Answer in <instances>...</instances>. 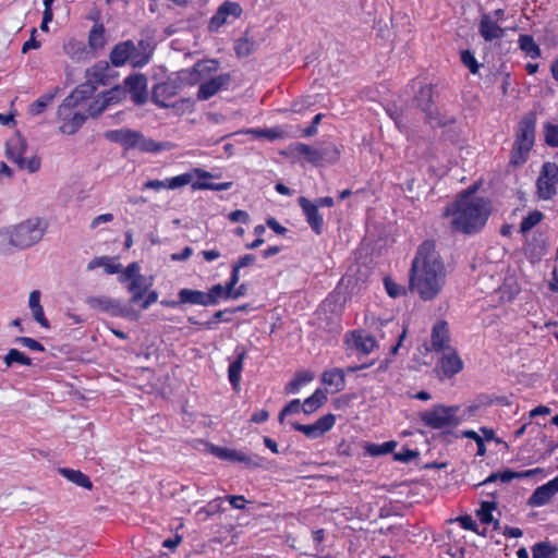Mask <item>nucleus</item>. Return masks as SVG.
Returning a JSON list of instances; mask_svg holds the SVG:
<instances>
[{
    "mask_svg": "<svg viewBox=\"0 0 558 558\" xmlns=\"http://www.w3.org/2000/svg\"><path fill=\"white\" fill-rule=\"evenodd\" d=\"M298 203L313 232L317 235L322 234L324 230V218L318 210V205L312 203L304 196L299 197Z\"/></svg>",
    "mask_w": 558,
    "mask_h": 558,
    "instance_id": "412c9836",
    "label": "nucleus"
},
{
    "mask_svg": "<svg viewBox=\"0 0 558 558\" xmlns=\"http://www.w3.org/2000/svg\"><path fill=\"white\" fill-rule=\"evenodd\" d=\"M353 347L363 354H369L376 347V340L373 336L364 331H352Z\"/></svg>",
    "mask_w": 558,
    "mask_h": 558,
    "instance_id": "2f4dec72",
    "label": "nucleus"
},
{
    "mask_svg": "<svg viewBox=\"0 0 558 558\" xmlns=\"http://www.w3.org/2000/svg\"><path fill=\"white\" fill-rule=\"evenodd\" d=\"M446 280V269L433 241L423 242L412 262L410 288L422 300L430 301L441 291Z\"/></svg>",
    "mask_w": 558,
    "mask_h": 558,
    "instance_id": "f257e3e1",
    "label": "nucleus"
},
{
    "mask_svg": "<svg viewBox=\"0 0 558 558\" xmlns=\"http://www.w3.org/2000/svg\"><path fill=\"white\" fill-rule=\"evenodd\" d=\"M141 267L137 263H131L126 266V268L122 271L121 276H120V282L122 283H125V282H129L130 280L134 279V278H137L138 276H141Z\"/></svg>",
    "mask_w": 558,
    "mask_h": 558,
    "instance_id": "603ef678",
    "label": "nucleus"
},
{
    "mask_svg": "<svg viewBox=\"0 0 558 558\" xmlns=\"http://www.w3.org/2000/svg\"><path fill=\"white\" fill-rule=\"evenodd\" d=\"M324 385L333 387L336 392L342 391L345 387V376L341 368L325 371L322 375Z\"/></svg>",
    "mask_w": 558,
    "mask_h": 558,
    "instance_id": "7c9ffc66",
    "label": "nucleus"
},
{
    "mask_svg": "<svg viewBox=\"0 0 558 558\" xmlns=\"http://www.w3.org/2000/svg\"><path fill=\"white\" fill-rule=\"evenodd\" d=\"M327 401L325 392L320 389H316L315 392L304 400L302 410L304 413L310 414L315 412Z\"/></svg>",
    "mask_w": 558,
    "mask_h": 558,
    "instance_id": "58836bf2",
    "label": "nucleus"
},
{
    "mask_svg": "<svg viewBox=\"0 0 558 558\" xmlns=\"http://www.w3.org/2000/svg\"><path fill=\"white\" fill-rule=\"evenodd\" d=\"M414 102L426 116L427 121L434 125H440L438 110L433 100V87L430 85L422 86L414 97Z\"/></svg>",
    "mask_w": 558,
    "mask_h": 558,
    "instance_id": "2eb2a0df",
    "label": "nucleus"
},
{
    "mask_svg": "<svg viewBox=\"0 0 558 558\" xmlns=\"http://www.w3.org/2000/svg\"><path fill=\"white\" fill-rule=\"evenodd\" d=\"M126 95L131 94L136 105H142L147 99V78L144 74H132L125 77L124 86Z\"/></svg>",
    "mask_w": 558,
    "mask_h": 558,
    "instance_id": "aec40b11",
    "label": "nucleus"
},
{
    "mask_svg": "<svg viewBox=\"0 0 558 558\" xmlns=\"http://www.w3.org/2000/svg\"><path fill=\"white\" fill-rule=\"evenodd\" d=\"M108 107L109 104L105 100L101 94L89 105L88 112L92 117H97L101 114Z\"/></svg>",
    "mask_w": 558,
    "mask_h": 558,
    "instance_id": "5fc2aeb1",
    "label": "nucleus"
},
{
    "mask_svg": "<svg viewBox=\"0 0 558 558\" xmlns=\"http://www.w3.org/2000/svg\"><path fill=\"white\" fill-rule=\"evenodd\" d=\"M95 85L87 80L85 83L80 84L60 105V113L66 114V110H73L82 102L87 100L96 92Z\"/></svg>",
    "mask_w": 558,
    "mask_h": 558,
    "instance_id": "a211bd4d",
    "label": "nucleus"
},
{
    "mask_svg": "<svg viewBox=\"0 0 558 558\" xmlns=\"http://www.w3.org/2000/svg\"><path fill=\"white\" fill-rule=\"evenodd\" d=\"M54 94H45L29 106V113L33 116L40 114L46 107L52 101Z\"/></svg>",
    "mask_w": 558,
    "mask_h": 558,
    "instance_id": "8fccbe9b",
    "label": "nucleus"
},
{
    "mask_svg": "<svg viewBox=\"0 0 558 558\" xmlns=\"http://www.w3.org/2000/svg\"><path fill=\"white\" fill-rule=\"evenodd\" d=\"M234 50L239 57H247L255 51V43L247 38H239L234 44Z\"/></svg>",
    "mask_w": 558,
    "mask_h": 558,
    "instance_id": "49530a36",
    "label": "nucleus"
},
{
    "mask_svg": "<svg viewBox=\"0 0 558 558\" xmlns=\"http://www.w3.org/2000/svg\"><path fill=\"white\" fill-rule=\"evenodd\" d=\"M58 117L62 120V124L59 128L60 132L68 135L76 133L86 120L84 113H72V110H66V114H61L60 107L58 108Z\"/></svg>",
    "mask_w": 558,
    "mask_h": 558,
    "instance_id": "a878e982",
    "label": "nucleus"
},
{
    "mask_svg": "<svg viewBox=\"0 0 558 558\" xmlns=\"http://www.w3.org/2000/svg\"><path fill=\"white\" fill-rule=\"evenodd\" d=\"M476 517L481 521L482 525L488 524V500H483L481 502V507L478 510H476ZM451 522H459L460 525L464 530L473 531L480 535L485 536L486 535V526H483L482 530H480V525L476 523V521L469 514L460 515Z\"/></svg>",
    "mask_w": 558,
    "mask_h": 558,
    "instance_id": "6ab92c4d",
    "label": "nucleus"
},
{
    "mask_svg": "<svg viewBox=\"0 0 558 558\" xmlns=\"http://www.w3.org/2000/svg\"><path fill=\"white\" fill-rule=\"evenodd\" d=\"M111 72L112 70L110 69L109 63L101 60L88 68L85 76L86 80L97 88L100 85L105 86L109 84Z\"/></svg>",
    "mask_w": 558,
    "mask_h": 558,
    "instance_id": "393cba45",
    "label": "nucleus"
},
{
    "mask_svg": "<svg viewBox=\"0 0 558 558\" xmlns=\"http://www.w3.org/2000/svg\"><path fill=\"white\" fill-rule=\"evenodd\" d=\"M458 411L459 407L436 404L430 410L422 412L420 418L425 426L433 429L454 427L460 422L457 416Z\"/></svg>",
    "mask_w": 558,
    "mask_h": 558,
    "instance_id": "423d86ee",
    "label": "nucleus"
},
{
    "mask_svg": "<svg viewBox=\"0 0 558 558\" xmlns=\"http://www.w3.org/2000/svg\"><path fill=\"white\" fill-rule=\"evenodd\" d=\"M301 409L302 405L299 399L290 401L279 413V421L282 422L286 415L299 413Z\"/></svg>",
    "mask_w": 558,
    "mask_h": 558,
    "instance_id": "052dcab7",
    "label": "nucleus"
},
{
    "mask_svg": "<svg viewBox=\"0 0 558 558\" xmlns=\"http://www.w3.org/2000/svg\"><path fill=\"white\" fill-rule=\"evenodd\" d=\"M558 165L546 161L543 163L536 180V194L539 199L548 201L557 194Z\"/></svg>",
    "mask_w": 558,
    "mask_h": 558,
    "instance_id": "1a4fd4ad",
    "label": "nucleus"
},
{
    "mask_svg": "<svg viewBox=\"0 0 558 558\" xmlns=\"http://www.w3.org/2000/svg\"><path fill=\"white\" fill-rule=\"evenodd\" d=\"M102 97L110 105L119 104L126 97V89L121 85H116L102 93Z\"/></svg>",
    "mask_w": 558,
    "mask_h": 558,
    "instance_id": "c03bdc74",
    "label": "nucleus"
},
{
    "mask_svg": "<svg viewBox=\"0 0 558 558\" xmlns=\"http://www.w3.org/2000/svg\"><path fill=\"white\" fill-rule=\"evenodd\" d=\"M242 13L243 9L239 2L225 1L210 17L208 28L210 32H218L223 25L231 24L240 19Z\"/></svg>",
    "mask_w": 558,
    "mask_h": 558,
    "instance_id": "f8f14e48",
    "label": "nucleus"
},
{
    "mask_svg": "<svg viewBox=\"0 0 558 558\" xmlns=\"http://www.w3.org/2000/svg\"><path fill=\"white\" fill-rule=\"evenodd\" d=\"M223 499H226L234 509L242 510L245 508L246 500L242 495H228Z\"/></svg>",
    "mask_w": 558,
    "mask_h": 558,
    "instance_id": "e2e57ef3",
    "label": "nucleus"
},
{
    "mask_svg": "<svg viewBox=\"0 0 558 558\" xmlns=\"http://www.w3.org/2000/svg\"><path fill=\"white\" fill-rule=\"evenodd\" d=\"M432 350L435 352H446L452 348L449 345L450 336L448 324L445 320L438 322L434 325L430 336Z\"/></svg>",
    "mask_w": 558,
    "mask_h": 558,
    "instance_id": "b1692460",
    "label": "nucleus"
},
{
    "mask_svg": "<svg viewBox=\"0 0 558 558\" xmlns=\"http://www.w3.org/2000/svg\"><path fill=\"white\" fill-rule=\"evenodd\" d=\"M27 143L21 135H15L8 140L5 155L7 157L19 165L26 153Z\"/></svg>",
    "mask_w": 558,
    "mask_h": 558,
    "instance_id": "cd10ccee",
    "label": "nucleus"
},
{
    "mask_svg": "<svg viewBox=\"0 0 558 558\" xmlns=\"http://www.w3.org/2000/svg\"><path fill=\"white\" fill-rule=\"evenodd\" d=\"M396 441H386L384 444H366L365 451L372 457H378L383 454H387L393 451L396 448Z\"/></svg>",
    "mask_w": 558,
    "mask_h": 558,
    "instance_id": "a19ab883",
    "label": "nucleus"
},
{
    "mask_svg": "<svg viewBox=\"0 0 558 558\" xmlns=\"http://www.w3.org/2000/svg\"><path fill=\"white\" fill-rule=\"evenodd\" d=\"M178 296L182 304L208 306V303H210L206 292L199 290L184 288L179 291Z\"/></svg>",
    "mask_w": 558,
    "mask_h": 558,
    "instance_id": "c756f323",
    "label": "nucleus"
},
{
    "mask_svg": "<svg viewBox=\"0 0 558 558\" xmlns=\"http://www.w3.org/2000/svg\"><path fill=\"white\" fill-rule=\"evenodd\" d=\"M34 319L44 328H49L50 324L48 319L45 317L44 308L43 306L31 310Z\"/></svg>",
    "mask_w": 558,
    "mask_h": 558,
    "instance_id": "774afa93",
    "label": "nucleus"
},
{
    "mask_svg": "<svg viewBox=\"0 0 558 558\" xmlns=\"http://www.w3.org/2000/svg\"><path fill=\"white\" fill-rule=\"evenodd\" d=\"M323 117V113L316 114L311 125L303 130L302 135L305 137L314 136L317 133V126L320 123Z\"/></svg>",
    "mask_w": 558,
    "mask_h": 558,
    "instance_id": "0e129e2a",
    "label": "nucleus"
},
{
    "mask_svg": "<svg viewBox=\"0 0 558 558\" xmlns=\"http://www.w3.org/2000/svg\"><path fill=\"white\" fill-rule=\"evenodd\" d=\"M537 117L534 111L525 113L519 122L514 147L511 153V163L520 166L524 163L535 142V129Z\"/></svg>",
    "mask_w": 558,
    "mask_h": 558,
    "instance_id": "20e7f679",
    "label": "nucleus"
},
{
    "mask_svg": "<svg viewBox=\"0 0 558 558\" xmlns=\"http://www.w3.org/2000/svg\"><path fill=\"white\" fill-rule=\"evenodd\" d=\"M384 286H385L387 293L391 298H398V296L404 294V292H405V289L402 286L398 284L389 277H386L384 279Z\"/></svg>",
    "mask_w": 558,
    "mask_h": 558,
    "instance_id": "6e6d98bb",
    "label": "nucleus"
},
{
    "mask_svg": "<svg viewBox=\"0 0 558 558\" xmlns=\"http://www.w3.org/2000/svg\"><path fill=\"white\" fill-rule=\"evenodd\" d=\"M209 450L220 460L243 463L247 468H259L263 463V459L258 454H248L241 450L215 445H211Z\"/></svg>",
    "mask_w": 558,
    "mask_h": 558,
    "instance_id": "ddd939ff",
    "label": "nucleus"
},
{
    "mask_svg": "<svg viewBox=\"0 0 558 558\" xmlns=\"http://www.w3.org/2000/svg\"><path fill=\"white\" fill-rule=\"evenodd\" d=\"M478 186L474 184L461 192L458 198L447 205L444 217L449 219L453 232L473 234L485 226L488 214V201L476 195Z\"/></svg>",
    "mask_w": 558,
    "mask_h": 558,
    "instance_id": "f03ea898",
    "label": "nucleus"
},
{
    "mask_svg": "<svg viewBox=\"0 0 558 558\" xmlns=\"http://www.w3.org/2000/svg\"><path fill=\"white\" fill-rule=\"evenodd\" d=\"M558 493V475L538 486L527 499V505L533 508H538L547 505L551 498Z\"/></svg>",
    "mask_w": 558,
    "mask_h": 558,
    "instance_id": "4be33fe9",
    "label": "nucleus"
},
{
    "mask_svg": "<svg viewBox=\"0 0 558 558\" xmlns=\"http://www.w3.org/2000/svg\"><path fill=\"white\" fill-rule=\"evenodd\" d=\"M223 498L217 497L214 500L209 501L205 507L198 510V514L204 513L206 517H211L218 512H221V502Z\"/></svg>",
    "mask_w": 558,
    "mask_h": 558,
    "instance_id": "864d4df0",
    "label": "nucleus"
},
{
    "mask_svg": "<svg viewBox=\"0 0 558 558\" xmlns=\"http://www.w3.org/2000/svg\"><path fill=\"white\" fill-rule=\"evenodd\" d=\"M520 49L531 59H537L541 57V48L530 35H520L518 39Z\"/></svg>",
    "mask_w": 558,
    "mask_h": 558,
    "instance_id": "e433bc0d",
    "label": "nucleus"
},
{
    "mask_svg": "<svg viewBox=\"0 0 558 558\" xmlns=\"http://www.w3.org/2000/svg\"><path fill=\"white\" fill-rule=\"evenodd\" d=\"M3 362L7 367H11L14 363L29 366L32 365V359L26 356L23 352L17 349H10L3 357Z\"/></svg>",
    "mask_w": 558,
    "mask_h": 558,
    "instance_id": "ea45409f",
    "label": "nucleus"
},
{
    "mask_svg": "<svg viewBox=\"0 0 558 558\" xmlns=\"http://www.w3.org/2000/svg\"><path fill=\"white\" fill-rule=\"evenodd\" d=\"M320 165L323 162L335 163L340 157V151L335 144H327L318 148Z\"/></svg>",
    "mask_w": 558,
    "mask_h": 558,
    "instance_id": "79ce46f5",
    "label": "nucleus"
},
{
    "mask_svg": "<svg viewBox=\"0 0 558 558\" xmlns=\"http://www.w3.org/2000/svg\"><path fill=\"white\" fill-rule=\"evenodd\" d=\"M461 61L466 68H469L471 73H477L480 64L477 63L474 54L470 50H464L461 52Z\"/></svg>",
    "mask_w": 558,
    "mask_h": 558,
    "instance_id": "4d7b16f0",
    "label": "nucleus"
},
{
    "mask_svg": "<svg viewBox=\"0 0 558 558\" xmlns=\"http://www.w3.org/2000/svg\"><path fill=\"white\" fill-rule=\"evenodd\" d=\"M37 33L36 28H32L31 38L23 44L22 53L28 52L31 49H38L40 47V43L36 40L35 35Z\"/></svg>",
    "mask_w": 558,
    "mask_h": 558,
    "instance_id": "338daca9",
    "label": "nucleus"
},
{
    "mask_svg": "<svg viewBox=\"0 0 558 558\" xmlns=\"http://www.w3.org/2000/svg\"><path fill=\"white\" fill-rule=\"evenodd\" d=\"M48 229V222L40 217L28 218L12 228L1 231L0 239L12 246L24 250L40 242Z\"/></svg>",
    "mask_w": 558,
    "mask_h": 558,
    "instance_id": "7ed1b4c3",
    "label": "nucleus"
},
{
    "mask_svg": "<svg viewBox=\"0 0 558 558\" xmlns=\"http://www.w3.org/2000/svg\"><path fill=\"white\" fill-rule=\"evenodd\" d=\"M208 300V306L217 305L220 299L226 300V289L220 283L213 286L208 292H206Z\"/></svg>",
    "mask_w": 558,
    "mask_h": 558,
    "instance_id": "3c124183",
    "label": "nucleus"
},
{
    "mask_svg": "<svg viewBox=\"0 0 558 558\" xmlns=\"http://www.w3.org/2000/svg\"><path fill=\"white\" fill-rule=\"evenodd\" d=\"M149 287L150 283L146 282V278L143 275L130 280L128 286V290L132 294L130 302H140L147 292Z\"/></svg>",
    "mask_w": 558,
    "mask_h": 558,
    "instance_id": "473e14b6",
    "label": "nucleus"
},
{
    "mask_svg": "<svg viewBox=\"0 0 558 558\" xmlns=\"http://www.w3.org/2000/svg\"><path fill=\"white\" fill-rule=\"evenodd\" d=\"M17 166L20 169H26L29 173H34L40 168V159L37 156H33L29 159L23 158Z\"/></svg>",
    "mask_w": 558,
    "mask_h": 558,
    "instance_id": "bf43d9fd",
    "label": "nucleus"
},
{
    "mask_svg": "<svg viewBox=\"0 0 558 558\" xmlns=\"http://www.w3.org/2000/svg\"><path fill=\"white\" fill-rule=\"evenodd\" d=\"M110 62L113 66H122L126 61L132 60L135 66H143L148 63L149 56H143L137 59L136 46L132 40H125L113 46L109 54Z\"/></svg>",
    "mask_w": 558,
    "mask_h": 558,
    "instance_id": "9b49d317",
    "label": "nucleus"
},
{
    "mask_svg": "<svg viewBox=\"0 0 558 558\" xmlns=\"http://www.w3.org/2000/svg\"><path fill=\"white\" fill-rule=\"evenodd\" d=\"M514 478H520L519 472L506 470L501 473H493L490 474V483L495 482L497 480L501 481L502 483H508Z\"/></svg>",
    "mask_w": 558,
    "mask_h": 558,
    "instance_id": "680f3d73",
    "label": "nucleus"
},
{
    "mask_svg": "<svg viewBox=\"0 0 558 558\" xmlns=\"http://www.w3.org/2000/svg\"><path fill=\"white\" fill-rule=\"evenodd\" d=\"M543 218H544V215L539 210H534V211L530 213L521 221V225H520L521 232L525 233V232L530 231L532 228H534L536 225H538L543 220Z\"/></svg>",
    "mask_w": 558,
    "mask_h": 558,
    "instance_id": "09e8293b",
    "label": "nucleus"
},
{
    "mask_svg": "<svg viewBox=\"0 0 558 558\" xmlns=\"http://www.w3.org/2000/svg\"><path fill=\"white\" fill-rule=\"evenodd\" d=\"M481 432L483 433L484 437H480L476 432L474 430H464L463 436L466 438H472L477 444V454H484L485 453V440H488V427L483 426L481 428Z\"/></svg>",
    "mask_w": 558,
    "mask_h": 558,
    "instance_id": "de8ad7c7",
    "label": "nucleus"
},
{
    "mask_svg": "<svg viewBox=\"0 0 558 558\" xmlns=\"http://www.w3.org/2000/svg\"><path fill=\"white\" fill-rule=\"evenodd\" d=\"M63 51L76 63H84L95 57V53L90 52V49H88L84 41L74 38L63 44Z\"/></svg>",
    "mask_w": 558,
    "mask_h": 558,
    "instance_id": "5701e85b",
    "label": "nucleus"
},
{
    "mask_svg": "<svg viewBox=\"0 0 558 558\" xmlns=\"http://www.w3.org/2000/svg\"><path fill=\"white\" fill-rule=\"evenodd\" d=\"M290 150L293 154L303 157L306 161L314 166L320 165V155L318 153V148H315L305 143H294L290 146Z\"/></svg>",
    "mask_w": 558,
    "mask_h": 558,
    "instance_id": "c85d7f7f",
    "label": "nucleus"
},
{
    "mask_svg": "<svg viewBox=\"0 0 558 558\" xmlns=\"http://www.w3.org/2000/svg\"><path fill=\"white\" fill-rule=\"evenodd\" d=\"M191 187L193 191H199V190H210V191H227L231 189L233 185L232 182H222V183H209V182H201L195 181L191 182Z\"/></svg>",
    "mask_w": 558,
    "mask_h": 558,
    "instance_id": "a18cd8bd",
    "label": "nucleus"
},
{
    "mask_svg": "<svg viewBox=\"0 0 558 558\" xmlns=\"http://www.w3.org/2000/svg\"><path fill=\"white\" fill-rule=\"evenodd\" d=\"M219 62L217 60H203L196 62L190 70L191 84L195 85L203 80H207L213 73L217 72Z\"/></svg>",
    "mask_w": 558,
    "mask_h": 558,
    "instance_id": "bb28decb",
    "label": "nucleus"
},
{
    "mask_svg": "<svg viewBox=\"0 0 558 558\" xmlns=\"http://www.w3.org/2000/svg\"><path fill=\"white\" fill-rule=\"evenodd\" d=\"M194 177H197L198 179L215 178L213 173L204 169L193 168L190 172H185L166 180H148L143 184L142 190H154L156 192H159L162 189L177 190L190 184Z\"/></svg>",
    "mask_w": 558,
    "mask_h": 558,
    "instance_id": "6e6552de",
    "label": "nucleus"
},
{
    "mask_svg": "<svg viewBox=\"0 0 558 558\" xmlns=\"http://www.w3.org/2000/svg\"><path fill=\"white\" fill-rule=\"evenodd\" d=\"M15 342L33 351H45V347L40 342L29 337H17Z\"/></svg>",
    "mask_w": 558,
    "mask_h": 558,
    "instance_id": "13d9d810",
    "label": "nucleus"
},
{
    "mask_svg": "<svg viewBox=\"0 0 558 558\" xmlns=\"http://www.w3.org/2000/svg\"><path fill=\"white\" fill-rule=\"evenodd\" d=\"M59 473L63 475L66 480L70 482L76 484L77 486L92 489L93 483L90 482L89 477L85 475L80 470H73L68 468H61L59 469Z\"/></svg>",
    "mask_w": 558,
    "mask_h": 558,
    "instance_id": "c9c22d12",
    "label": "nucleus"
},
{
    "mask_svg": "<svg viewBox=\"0 0 558 558\" xmlns=\"http://www.w3.org/2000/svg\"><path fill=\"white\" fill-rule=\"evenodd\" d=\"M106 40H105V28L100 25H94L92 29L89 31L88 35V49H90V52L94 53V51L98 49H102L105 47Z\"/></svg>",
    "mask_w": 558,
    "mask_h": 558,
    "instance_id": "4c0bfd02",
    "label": "nucleus"
},
{
    "mask_svg": "<svg viewBox=\"0 0 558 558\" xmlns=\"http://www.w3.org/2000/svg\"><path fill=\"white\" fill-rule=\"evenodd\" d=\"M86 304L95 311L107 313L113 317L134 319L138 317L132 307L125 306L119 300L109 296H88Z\"/></svg>",
    "mask_w": 558,
    "mask_h": 558,
    "instance_id": "9d476101",
    "label": "nucleus"
},
{
    "mask_svg": "<svg viewBox=\"0 0 558 558\" xmlns=\"http://www.w3.org/2000/svg\"><path fill=\"white\" fill-rule=\"evenodd\" d=\"M543 134L546 145L558 148V124L545 122L543 124Z\"/></svg>",
    "mask_w": 558,
    "mask_h": 558,
    "instance_id": "37998d69",
    "label": "nucleus"
},
{
    "mask_svg": "<svg viewBox=\"0 0 558 558\" xmlns=\"http://www.w3.org/2000/svg\"><path fill=\"white\" fill-rule=\"evenodd\" d=\"M105 137L112 142L118 143L124 149L137 148L146 153H158L161 150V145L151 138H146L140 131L131 129L109 130L105 133Z\"/></svg>",
    "mask_w": 558,
    "mask_h": 558,
    "instance_id": "39448f33",
    "label": "nucleus"
},
{
    "mask_svg": "<svg viewBox=\"0 0 558 558\" xmlns=\"http://www.w3.org/2000/svg\"><path fill=\"white\" fill-rule=\"evenodd\" d=\"M228 218L231 222L247 223L250 220V215L245 210L236 209L234 211H231Z\"/></svg>",
    "mask_w": 558,
    "mask_h": 558,
    "instance_id": "69168bd1",
    "label": "nucleus"
},
{
    "mask_svg": "<svg viewBox=\"0 0 558 558\" xmlns=\"http://www.w3.org/2000/svg\"><path fill=\"white\" fill-rule=\"evenodd\" d=\"M182 89V82L179 77L168 78L153 87L151 101L159 108H175L178 105L192 104L190 99H180L177 102H170Z\"/></svg>",
    "mask_w": 558,
    "mask_h": 558,
    "instance_id": "0eeeda50",
    "label": "nucleus"
},
{
    "mask_svg": "<svg viewBox=\"0 0 558 558\" xmlns=\"http://www.w3.org/2000/svg\"><path fill=\"white\" fill-rule=\"evenodd\" d=\"M230 73H221L217 76L204 80L197 90L198 100H208L220 90H227L231 83Z\"/></svg>",
    "mask_w": 558,
    "mask_h": 558,
    "instance_id": "f3484780",
    "label": "nucleus"
},
{
    "mask_svg": "<svg viewBox=\"0 0 558 558\" xmlns=\"http://www.w3.org/2000/svg\"><path fill=\"white\" fill-rule=\"evenodd\" d=\"M336 424V415L328 413L322 417H319L315 423L313 424H300V423H293L292 427L293 429L301 432L304 434L307 438L316 439L327 432H329Z\"/></svg>",
    "mask_w": 558,
    "mask_h": 558,
    "instance_id": "dca6fc26",
    "label": "nucleus"
},
{
    "mask_svg": "<svg viewBox=\"0 0 558 558\" xmlns=\"http://www.w3.org/2000/svg\"><path fill=\"white\" fill-rule=\"evenodd\" d=\"M531 550L532 558H558V547L549 541L535 543Z\"/></svg>",
    "mask_w": 558,
    "mask_h": 558,
    "instance_id": "f704fd0d",
    "label": "nucleus"
},
{
    "mask_svg": "<svg viewBox=\"0 0 558 558\" xmlns=\"http://www.w3.org/2000/svg\"><path fill=\"white\" fill-rule=\"evenodd\" d=\"M235 352L236 359L231 362L228 367V378L233 387H236L240 384L243 362L246 356V352L244 350H241L240 352L236 350Z\"/></svg>",
    "mask_w": 558,
    "mask_h": 558,
    "instance_id": "72a5a7b5",
    "label": "nucleus"
},
{
    "mask_svg": "<svg viewBox=\"0 0 558 558\" xmlns=\"http://www.w3.org/2000/svg\"><path fill=\"white\" fill-rule=\"evenodd\" d=\"M463 369V362L458 353L451 349L442 352L441 356L436 362L433 369L439 380H445L453 377Z\"/></svg>",
    "mask_w": 558,
    "mask_h": 558,
    "instance_id": "4468645a",
    "label": "nucleus"
}]
</instances>
